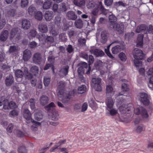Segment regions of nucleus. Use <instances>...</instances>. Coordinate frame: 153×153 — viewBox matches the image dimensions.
Returning a JSON list of instances; mask_svg holds the SVG:
<instances>
[{
    "mask_svg": "<svg viewBox=\"0 0 153 153\" xmlns=\"http://www.w3.org/2000/svg\"><path fill=\"white\" fill-rule=\"evenodd\" d=\"M133 55L134 59V62L136 67L141 66L142 62L141 60L143 59L145 54L142 51L137 48H135L133 51Z\"/></svg>",
    "mask_w": 153,
    "mask_h": 153,
    "instance_id": "f257e3e1",
    "label": "nucleus"
},
{
    "mask_svg": "<svg viewBox=\"0 0 153 153\" xmlns=\"http://www.w3.org/2000/svg\"><path fill=\"white\" fill-rule=\"evenodd\" d=\"M23 115L24 118L27 121L31 120V122L33 123V125L31 126V129L34 131H37V126H40L41 125V123L34 121L33 119H32L31 114L29 110L26 108L24 109Z\"/></svg>",
    "mask_w": 153,
    "mask_h": 153,
    "instance_id": "f03ea898",
    "label": "nucleus"
},
{
    "mask_svg": "<svg viewBox=\"0 0 153 153\" xmlns=\"http://www.w3.org/2000/svg\"><path fill=\"white\" fill-rule=\"evenodd\" d=\"M134 111L136 114L140 115L145 118H148L149 117V114L147 110L143 106L135 108Z\"/></svg>",
    "mask_w": 153,
    "mask_h": 153,
    "instance_id": "7ed1b4c3",
    "label": "nucleus"
},
{
    "mask_svg": "<svg viewBox=\"0 0 153 153\" xmlns=\"http://www.w3.org/2000/svg\"><path fill=\"white\" fill-rule=\"evenodd\" d=\"M18 27H14L12 29L10 33L9 39L12 40L16 36V40H19L20 38V34L18 32Z\"/></svg>",
    "mask_w": 153,
    "mask_h": 153,
    "instance_id": "20e7f679",
    "label": "nucleus"
},
{
    "mask_svg": "<svg viewBox=\"0 0 153 153\" xmlns=\"http://www.w3.org/2000/svg\"><path fill=\"white\" fill-rule=\"evenodd\" d=\"M140 100L142 104L145 106H148L149 105L150 102L148 95L147 93H141L140 94Z\"/></svg>",
    "mask_w": 153,
    "mask_h": 153,
    "instance_id": "39448f33",
    "label": "nucleus"
},
{
    "mask_svg": "<svg viewBox=\"0 0 153 153\" xmlns=\"http://www.w3.org/2000/svg\"><path fill=\"white\" fill-rule=\"evenodd\" d=\"M101 79L100 78H93L92 79V82L94 84V86L95 90L101 91L102 88L101 85Z\"/></svg>",
    "mask_w": 153,
    "mask_h": 153,
    "instance_id": "423d86ee",
    "label": "nucleus"
},
{
    "mask_svg": "<svg viewBox=\"0 0 153 153\" xmlns=\"http://www.w3.org/2000/svg\"><path fill=\"white\" fill-rule=\"evenodd\" d=\"M65 83L63 81H60L57 87V91H58L57 95L60 97H61L63 95L65 87Z\"/></svg>",
    "mask_w": 153,
    "mask_h": 153,
    "instance_id": "0eeeda50",
    "label": "nucleus"
},
{
    "mask_svg": "<svg viewBox=\"0 0 153 153\" xmlns=\"http://www.w3.org/2000/svg\"><path fill=\"white\" fill-rule=\"evenodd\" d=\"M113 27L120 34L124 33V25L122 22L115 23L113 25Z\"/></svg>",
    "mask_w": 153,
    "mask_h": 153,
    "instance_id": "6e6552de",
    "label": "nucleus"
},
{
    "mask_svg": "<svg viewBox=\"0 0 153 153\" xmlns=\"http://www.w3.org/2000/svg\"><path fill=\"white\" fill-rule=\"evenodd\" d=\"M33 60L35 63L40 64L42 60L41 54L39 53L34 54L33 57Z\"/></svg>",
    "mask_w": 153,
    "mask_h": 153,
    "instance_id": "1a4fd4ad",
    "label": "nucleus"
},
{
    "mask_svg": "<svg viewBox=\"0 0 153 153\" xmlns=\"http://www.w3.org/2000/svg\"><path fill=\"white\" fill-rule=\"evenodd\" d=\"M31 56V53L30 50L26 49L23 51V59L24 61H27Z\"/></svg>",
    "mask_w": 153,
    "mask_h": 153,
    "instance_id": "9d476101",
    "label": "nucleus"
},
{
    "mask_svg": "<svg viewBox=\"0 0 153 153\" xmlns=\"http://www.w3.org/2000/svg\"><path fill=\"white\" fill-rule=\"evenodd\" d=\"M8 31L7 30H3L1 32L0 36V40L2 42L6 41L8 37Z\"/></svg>",
    "mask_w": 153,
    "mask_h": 153,
    "instance_id": "9b49d317",
    "label": "nucleus"
},
{
    "mask_svg": "<svg viewBox=\"0 0 153 153\" xmlns=\"http://www.w3.org/2000/svg\"><path fill=\"white\" fill-rule=\"evenodd\" d=\"M66 141V140L65 139L59 140L57 143H56L55 147L50 149V151L51 152H54L56 149H59V147L65 144Z\"/></svg>",
    "mask_w": 153,
    "mask_h": 153,
    "instance_id": "f8f14e48",
    "label": "nucleus"
},
{
    "mask_svg": "<svg viewBox=\"0 0 153 153\" xmlns=\"http://www.w3.org/2000/svg\"><path fill=\"white\" fill-rule=\"evenodd\" d=\"M53 12L50 11H46L44 16L45 19L47 21H50L53 18Z\"/></svg>",
    "mask_w": 153,
    "mask_h": 153,
    "instance_id": "ddd939ff",
    "label": "nucleus"
},
{
    "mask_svg": "<svg viewBox=\"0 0 153 153\" xmlns=\"http://www.w3.org/2000/svg\"><path fill=\"white\" fill-rule=\"evenodd\" d=\"M88 67V65L87 63L84 62L82 66L79 67L77 71L79 75H83L85 72V68H86Z\"/></svg>",
    "mask_w": 153,
    "mask_h": 153,
    "instance_id": "4468645a",
    "label": "nucleus"
},
{
    "mask_svg": "<svg viewBox=\"0 0 153 153\" xmlns=\"http://www.w3.org/2000/svg\"><path fill=\"white\" fill-rule=\"evenodd\" d=\"M72 92H69L66 96L64 97L62 100V101L63 103L65 104H68L69 102L72 97Z\"/></svg>",
    "mask_w": 153,
    "mask_h": 153,
    "instance_id": "2eb2a0df",
    "label": "nucleus"
},
{
    "mask_svg": "<svg viewBox=\"0 0 153 153\" xmlns=\"http://www.w3.org/2000/svg\"><path fill=\"white\" fill-rule=\"evenodd\" d=\"M14 79L11 74L7 76L5 80V84L7 86H10L13 82Z\"/></svg>",
    "mask_w": 153,
    "mask_h": 153,
    "instance_id": "dca6fc26",
    "label": "nucleus"
},
{
    "mask_svg": "<svg viewBox=\"0 0 153 153\" xmlns=\"http://www.w3.org/2000/svg\"><path fill=\"white\" fill-rule=\"evenodd\" d=\"M67 16L69 19L75 20L77 18V15L73 11H69L67 13Z\"/></svg>",
    "mask_w": 153,
    "mask_h": 153,
    "instance_id": "f3484780",
    "label": "nucleus"
},
{
    "mask_svg": "<svg viewBox=\"0 0 153 153\" xmlns=\"http://www.w3.org/2000/svg\"><path fill=\"white\" fill-rule=\"evenodd\" d=\"M48 97L45 95H42L40 98V103L42 105H46L48 102Z\"/></svg>",
    "mask_w": 153,
    "mask_h": 153,
    "instance_id": "a211bd4d",
    "label": "nucleus"
},
{
    "mask_svg": "<svg viewBox=\"0 0 153 153\" xmlns=\"http://www.w3.org/2000/svg\"><path fill=\"white\" fill-rule=\"evenodd\" d=\"M114 103L113 99L111 97L107 98V102L106 103V105L107 107V109H110L113 108Z\"/></svg>",
    "mask_w": 153,
    "mask_h": 153,
    "instance_id": "6ab92c4d",
    "label": "nucleus"
},
{
    "mask_svg": "<svg viewBox=\"0 0 153 153\" xmlns=\"http://www.w3.org/2000/svg\"><path fill=\"white\" fill-rule=\"evenodd\" d=\"M30 26V22L27 19L23 20L22 22V27L25 29H28Z\"/></svg>",
    "mask_w": 153,
    "mask_h": 153,
    "instance_id": "aec40b11",
    "label": "nucleus"
},
{
    "mask_svg": "<svg viewBox=\"0 0 153 153\" xmlns=\"http://www.w3.org/2000/svg\"><path fill=\"white\" fill-rule=\"evenodd\" d=\"M39 29L40 32L42 33H46L48 31V28L47 25L43 23L39 25Z\"/></svg>",
    "mask_w": 153,
    "mask_h": 153,
    "instance_id": "412c9836",
    "label": "nucleus"
},
{
    "mask_svg": "<svg viewBox=\"0 0 153 153\" xmlns=\"http://www.w3.org/2000/svg\"><path fill=\"white\" fill-rule=\"evenodd\" d=\"M122 50V47L120 45H117L113 47L111 49L113 54H116L120 52Z\"/></svg>",
    "mask_w": 153,
    "mask_h": 153,
    "instance_id": "4be33fe9",
    "label": "nucleus"
},
{
    "mask_svg": "<svg viewBox=\"0 0 153 153\" xmlns=\"http://www.w3.org/2000/svg\"><path fill=\"white\" fill-rule=\"evenodd\" d=\"M147 29V26L143 24L140 25L138 26L136 29V32L138 33H139L141 32L146 31Z\"/></svg>",
    "mask_w": 153,
    "mask_h": 153,
    "instance_id": "5701e85b",
    "label": "nucleus"
},
{
    "mask_svg": "<svg viewBox=\"0 0 153 153\" xmlns=\"http://www.w3.org/2000/svg\"><path fill=\"white\" fill-rule=\"evenodd\" d=\"M73 2L75 5L80 7L84 6L85 4L84 0H74Z\"/></svg>",
    "mask_w": 153,
    "mask_h": 153,
    "instance_id": "b1692460",
    "label": "nucleus"
},
{
    "mask_svg": "<svg viewBox=\"0 0 153 153\" xmlns=\"http://www.w3.org/2000/svg\"><path fill=\"white\" fill-rule=\"evenodd\" d=\"M101 42L102 43H105L107 41V36L105 31H103L101 32Z\"/></svg>",
    "mask_w": 153,
    "mask_h": 153,
    "instance_id": "393cba45",
    "label": "nucleus"
},
{
    "mask_svg": "<svg viewBox=\"0 0 153 153\" xmlns=\"http://www.w3.org/2000/svg\"><path fill=\"white\" fill-rule=\"evenodd\" d=\"M37 34V32L36 30L31 29L28 33V37L30 39H32L33 38L35 37Z\"/></svg>",
    "mask_w": 153,
    "mask_h": 153,
    "instance_id": "a878e982",
    "label": "nucleus"
},
{
    "mask_svg": "<svg viewBox=\"0 0 153 153\" xmlns=\"http://www.w3.org/2000/svg\"><path fill=\"white\" fill-rule=\"evenodd\" d=\"M74 24L75 27L76 28L81 29L83 27V22L81 19H79L75 21Z\"/></svg>",
    "mask_w": 153,
    "mask_h": 153,
    "instance_id": "bb28decb",
    "label": "nucleus"
},
{
    "mask_svg": "<svg viewBox=\"0 0 153 153\" xmlns=\"http://www.w3.org/2000/svg\"><path fill=\"white\" fill-rule=\"evenodd\" d=\"M30 72L34 76L36 75L39 73V69L38 67L35 65L33 66L30 69Z\"/></svg>",
    "mask_w": 153,
    "mask_h": 153,
    "instance_id": "cd10ccee",
    "label": "nucleus"
},
{
    "mask_svg": "<svg viewBox=\"0 0 153 153\" xmlns=\"http://www.w3.org/2000/svg\"><path fill=\"white\" fill-rule=\"evenodd\" d=\"M117 42V41H115L114 42H113L109 46H108L107 49H105V52L107 55L109 57V58L113 59L114 58V56L111 54V52H110L109 50L108 49V48L110 47V46L113 44L114 43Z\"/></svg>",
    "mask_w": 153,
    "mask_h": 153,
    "instance_id": "c85d7f7f",
    "label": "nucleus"
},
{
    "mask_svg": "<svg viewBox=\"0 0 153 153\" xmlns=\"http://www.w3.org/2000/svg\"><path fill=\"white\" fill-rule=\"evenodd\" d=\"M52 4L51 1L48 0L44 3L43 5V8L44 9H48L51 7Z\"/></svg>",
    "mask_w": 153,
    "mask_h": 153,
    "instance_id": "c756f323",
    "label": "nucleus"
},
{
    "mask_svg": "<svg viewBox=\"0 0 153 153\" xmlns=\"http://www.w3.org/2000/svg\"><path fill=\"white\" fill-rule=\"evenodd\" d=\"M59 13H61L62 12H65L66 11L67 9L65 3H62L59 5Z\"/></svg>",
    "mask_w": 153,
    "mask_h": 153,
    "instance_id": "7c9ffc66",
    "label": "nucleus"
},
{
    "mask_svg": "<svg viewBox=\"0 0 153 153\" xmlns=\"http://www.w3.org/2000/svg\"><path fill=\"white\" fill-rule=\"evenodd\" d=\"M25 78L28 80L31 79L33 77V75L30 73L27 70H25L24 71V75Z\"/></svg>",
    "mask_w": 153,
    "mask_h": 153,
    "instance_id": "2f4dec72",
    "label": "nucleus"
},
{
    "mask_svg": "<svg viewBox=\"0 0 153 153\" xmlns=\"http://www.w3.org/2000/svg\"><path fill=\"white\" fill-rule=\"evenodd\" d=\"M24 75V72L20 70L17 69L15 72V75L17 78H22Z\"/></svg>",
    "mask_w": 153,
    "mask_h": 153,
    "instance_id": "473e14b6",
    "label": "nucleus"
},
{
    "mask_svg": "<svg viewBox=\"0 0 153 153\" xmlns=\"http://www.w3.org/2000/svg\"><path fill=\"white\" fill-rule=\"evenodd\" d=\"M143 36H138L137 39V45L138 47H141L143 45Z\"/></svg>",
    "mask_w": 153,
    "mask_h": 153,
    "instance_id": "72a5a7b5",
    "label": "nucleus"
},
{
    "mask_svg": "<svg viewBox=\"0 0 153 153\" xmlns=\"http://www.w3.org/2000/svg\"><path fill=\"white\" fill-rule=\"evenodd\" d=\"M109 21L111 23V25H113L115 24L114 22L117 21V18L116 16L113 15H110L108 17Z\"/></svg>",
    "mask_w": 153,
    "mask_h": 153,
    "instance_id": "f704fd0d",
    "label": "nucleus"
},
{
    "mask_svg": "<svg viewBox=\"0 0 153 153\" xmlns=\"http://www.w3.org/2000/svg\"><path fill=\"white\" fill-rule=\"evenodd\" d=\"M104 52L102 50L98 49H95L94 55L97 56H102L104 55Z\"/></svg>",
    "mask_w": 153,
    "mask_h": 153,
    "instance_id": "c9c22d12",
    "label": "nucleus"
},
{
    "mask_svg": "<svg viewBox=\"0 0 153 153\" xmlns=\"http://www.w3.org/2000/svg\"><path fill=\"white\" fill-rule=\"evenodd\" d=\"M35 18L38 20H41L43 18V15L42 13L40 11H37L35 14Z\"/></svg>",
    "mask_w": 153,
    "mask_h": 153,
    "instance_id": "e433bc0d",
    "label": "nucleus"
},
{
    "mask_svg": "<svg viewBox=\"0 0 153 153\" xmlns=\"http://www.w3.org/2000/svg\"><path fill=\"white\" fill-rule=\"evenodd\" d=\"M61 18L59 16H56L54 20V24L56 25L58 27H60L61 22Z\"/></svg>",
    "mask_w": 153,
    "mask_h": 153,
    "instance_id": "4c0bfd02",
    "label": "nucleus"
},
{
    "mask_svg": "<svg viewBox=\"0 0 153 153\" xmlns=\"http://www.w3.org/2000/svg\"><path fill=\"white\" fill-rule=\"evenodd\" d=\"M113 92V89L112 86L109 85H107L106 87V94L107 95H109L110 94H111Z\"/></svg>",
    "mask_w": 153,
    "mask_h": 153,
    "instance_id": "58836bf2",
    "label": "nucleus"
},
{
    "mask_svg": "<svg viewBox=\"0 0 153 153\" xmlns=\"http://www.w3.org/2000/svg\"><path fill=\"white\" fill-rule=\"evenodd\" d=\"M35 119L38 121H40L43 117L42 114L39 113L38 112L35 113L34 114Z\"/></svg>",
    "mask_w": 153,
    "mask_h": 153,
    "instance_id": "ea45409f",
    "label": "nucleus"
},
{
    "mask_svg": "<svg viewBox=\"0 0 153 153\" xmlns=\"http://www.w3.org/2000/svg\"><path fill=\"white\" fill-rule=\"evenodd\" d=\"M69 67L68 65H66L63 67L61 69L60 71L65 75H66L68 73Z\"/></svg>",
    "mask_w": 153,
    "mask_h": 153,
    "instance_id": "a19ab883",
    "label": "nucleus"
},
{
    "mask_svg": "<svg viewBox=\"0 0 153 153\" xmlns=\"http://www.w3.org/2000/svg\"><path fill=\"white\" fill-rule=\"evenodd\" d=\"M86 90V87L85 85H82L78 88V90L79 94H82L85 92Z\"/></svg>",
    "mask_w": 153,
    "mask_h": 153,
    "instance_id": "79ce46f5",
    "label": "nucleus"
},
{
    "mask_svg": "<svg viewBox=\"0 0 153 153\" xmlns=\"http://www.w3.org/2000/svg\"><path fill=\"white\" fill-rule=\"evenodd\" d=\"M118 57L123 62H125L127 59V57L125 54L123 52L119 54Z\"/></svg>",
    "mask_w": 153,
    "mask_h": 153,
    "instance_id": "37998d69",
    "label": "nucleus"
},
{
    "mask_svg": "<svg viewBox=\"0 0 153 153\" xmlns=\"http://www.w3.org/2000/svg\"><path fill=\"white\" fill-rule=\"evenodd\" d=\"M51 117V119L52 120H57L59 117L58 112L56 111H53L52 113Z\"/></svg>",
    "mask_w": 153,
    "mask_h": 153,
    "instance_id": "c03bdc74",
    "label": "nucleus"
},
{
    "mask_svg": "<svg viewBox=\"0 0 153 153\" xmlns=\"http://www.w3.org/2000/svg\"><path fill=\"white\" fill-rule=\"evenodd\" d=\"M19 153H27L26 147L24 146H20L18 149Z\"/></svg>",
    "mask_w": 153,
    "mask_h": 153,
    "instance_id": "a18cd8bd",
    "label": "nucleus"
},
{
    "mask_svg": "<svg viewBox=\"0 0 153 153\" xmlns=\"http://www.w3.org/2000/svg\"><path fill=\"white\" fill-rule=\"evenodd\" d=\"M36 10L35 8L33 7L30 6L28 9V11L29 14L31 16L35 14Z\"/></svg>",
    "mask_w": 153,
    "mask_h": 153,
    "instance_id": "49530a36",
    "label": "nucleus"
},
{
    "mask_svg": "<svg viewBox=\"0 0 153 153\" xmlns=\"http://www.w3.org/2000/svg\"><path fill=\"white\" fill-rule=\"evenodd\" d=\"M29 3L28 0H21V7L24 8L27 7Z\"/></svg>",
    "mask_w": 153,
    "mask_h": 153,
    "instance_id": "de8ad7c7",
    "label": "nucleus"
},
{
    "mask_svg": "<svg viewBox=\"0 0 153 153\" xmlns=\"http://www.w3.org/2000/svg\"><path fill=\"white\" fill-rule=\"evenodd\" d=\"M49 56H48V61L50 62H53L55 59V57L52 55V51H51L49 52Z\"/></svg>",
    "mask_w": 153,
    "mask_h": 153,
    "instance_id": "09e8293b",
    "label": "nucleus"
},
{
    "mask_svg": "<svg viewBox=\"0 0 153 153\" xmlns=\"http://www.w3.org/2000/svg\"><path fill=\"white\" fill-rule=\"evenodd\" d=\"M146 33L153 34V26L152 25H150L149 27L147 26Z\"/></svg>",
    "mask_w": 153,
    "mask_h": 153,
    "instance_id": "8fccbe9b",
    "label": "nucleus"
},
{
    "mask_svg": "<svg viewBox=\"0 0 153 153\" xmlns=\"http://www.w3.org/2000/svg\"><path fill=\"white\" fill-rule=\"evenodd\" d=\"M30 106L32 110H34L35 108V100L33 98H31L30 100Z\"/></svg>",
    "mask_w": 153,
    "mask_h": 153,
    "instance_id": "3c124183",
    "label": "nucleus"
},
{
    "mask_svg": "<svg viewBox=\"0 0 153 153\" xmlns=\"http://www.w3.org/2000/svg\"><path fill=\"white\" fill-rule=\"evenodd\" d=\"M119 110L121 111H129V109L128 108L127 105H122L121 106L119 107Z\"/></svg>",
    "mask_w": 153,
    "mask_h": 153,
    "instance_id": "603ef678",
    "label": "nucleus"
},
{
    "mask_svg": "<svg viewBox=\"0 0 153 153\" xmlns=\"http://www.w3.org/2000/svg\"><path fill=\"white\" fill-rule=\"evenodd\" d=\"M18 50L17 47L15 45L11 46L9 49V51L10 53H13L15 52H17Z\"/></svg>",
    "mask_w": 153,
    "mask_h": 153,
    "instance_id": "864d4df0",
    "label": "nucleus"
},
{
    "mask_svg": "<svg viewBox=\"0 0 153 153\" xmlns=\"http://www.w3.org/2000/svg\"><path fill=\"white\" fill-rule=\"evenodd\" d=\"M51 81V78L47 77H44V83L45 86H48Z\"/></svg>",
    "mask_w": 153,
    "mask_h": 153,
    "instance_id": "5fc2aeb1",
    "label": "nucleus"
},
{
    "mask_svg": "<svg viewBox=\"0 0 153 153\" xmlns=\"http://www.w3.org/2000/svg\"><path fill=\"white\" fill-rule=\"evenodd\" d=\"M122 90L123 91H127L129 90L128 85L127 84L123 83L122 85Z\"/></svg>",
    "mask_w": 153,
    "mask_h": 153,
    "instance_id": "6e6d98bb",
    "label": "nucleus"
},
{
    "mask_svg": "<svg viewBox=\"0 0 153 153\" xmlns=\"http://www.w3.org/2000/svg\"><path fill=\"white\" fill-rule=\"evenodd\" d=\"M107 110L109 111L110 114L112 116H114L117 113V110L116 109L113 108L110 109H108Z\"/></svg>",
    "mask_w": 153,
    "mask_h": 153,
    "instance_id": "4d7b16f0",
    "label": "nucleus"
},
{
    "mask_svg": "<svg viewBox=\"0 0 153 153\" xmlns=\"http://www.w3.org/2000/svg\"><path fill=\"white\" fill-rule=\"evenodd\" d=\"M52 10L54 13L57 12L59 13V6L57 4H54L53 6Z\"/></svg>",
    "mask_w": 153,
    "mask_h": 153,
    "instance_id": "13d9d810",
    "label": "nucleus"
},
{
    "mask_svg": "<svg viewBox=\"0 0 153 153\" xmlns=\"http://www.w3.org/2000/svg\"><path fill=\"white\" fill-rule=\"evenodd\" d=\"M86 40L85 38L80 39L78 40L79 44L82 46H84L85 45Z\"/></svg>",
    "mask_w": 153,
    "mask_h": 153,
    "instance_id": "bf43d9fd",
    "label": "nucleus"
},
{
    "mask_svg": "<svg viewBox=\"0 0 153 153\" xmlns=\"http://www.w3.org/2000/svg\"><path fill=\"white\" fill-rule=\"evenodd\" d=\"M97 18V16L91 15L90 20L91 24H92V25H94L95 24Z\"/></svg>",
    "mask_w": 153,
    "mask_h": 153,
    "instance_id": "052dcab7",
    "label": "nucleus"
},
{
    "mask_svg": "<svg viewBox=\"0 0 153 153\" xmlns=\"http://www.w3.org/2000/svg\"><path fill=\"white\" fill-rule=\"evenodd\" d=\"M89 65L93 63L94 61V57L92 55H90L88 57V59L87 60Z\"/></svg>",
    "mask_w": 153,
    "mask_h": 153,
    "instance_id": "680f3d73",
    "label": "nucleus"
},
{
    "mask_svg": "<svg viewBox=\"0 0 153 153\" xmlns=\"http://www.w3.org/2000/svg\"><path fill=\"white\" fill-rule=\"evenodd\" d=\"M6 23V20L5 19H2L0 20V30L3 28Z\"/></svg>",
    "mask_w": 153,
    "mask_h": 153,
    "instance_id": "e2e57ef3",
    "label": "nucleus"
},
{
    "mask_svg": "<svg viewBox=\"0 0 153 153\" xmlns=\"http://www.w3.org/2000/svg\"><path fill=\"white\" fill-rule=\"evenodd\" d=\"M37 43L34 41H33L30 43L29 46L31 48H35L37 46Z\"/></svg>",
    "mask_w": 153,
    "mask_h": 153,
    "instance_id": "0e129e2a",
    "label": "nucleus"
},
{
    "mask_svg": "<svg viewBox=\"0 0 153 153\" xmlns=\"http://www.w3.org/2000/svg\"><path fill=\"white\" fill-rule=\"evenodd\" d=\"M13 125L12 123L10 124L9 125L7 128V130L8 132L11 133L12 132L13 127Z\"/></svg>",
    "mask_w": 153,
    "mask_h": 153,
    "instance_id": "69168bd1",
    "label": "nucleus"
},
{
    "mask_svg": "<svg viewBox=\"0 0 153 153\" xmlns=\"http://www.w3.org/2000/svg\"><path fill=\"white\" fill-rule=\"evenodd\" d=\"M66 50L68 53H71L73 51L74 49L71 45H69L66 48Z\"/></svg>",
    "mask_w": 153,
    "mask_h": 153,
    "instance_id": "338daca9",
    "label": "nucleus"
},
{
    "mask_svg": "<svg viewBox=\"0 0 153 153\" xmlns=\"http://www.w3.org/2000/svg\"><path fill=\"white\" fill-rule=\"evenodd\" d=\"M113 0H104V3L105 5L110 6L112 5Z\"/></svg>",
    "mask_w": 153,
    "mask_h": 153,
    "instance_id": "774afa93",
    "label": "nucleus"
}]
</instances>
